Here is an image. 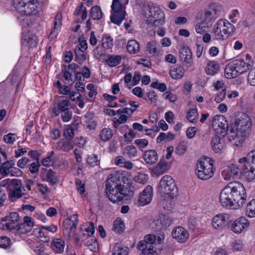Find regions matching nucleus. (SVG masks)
<instances>
[{"instance_id":"1","label":"nucleus","mask_w":255,"mask_h":255,"mask_svg":"<svg viewBox=\"0 0 255 255\" xmlns=\"http://www.w3.org/2000/svg\"><path fill=\"white\" fill-rule=\"evenodd\" d=\"M247 198L246 189L240 182L229 183L221 191L220 195V202L226 208L235 206L242 207L245 203Z\"/></svg>"},{"instance_id":"2","label":"nucleus","mask_w":255,"mask_h":255,"mask_svg":"<svg viewBox=\"0 0 255 255\" xmlns=\"http://www.w3.org/2000/svg\"><path fill=\"white\" fill-rule=\"evenodd\" d=\"M214 161L208 157H201L196 164V175L198 178L206 180L214 175L215 168L213 167Z\"/></svg>"},{"instance_id":"3","label":"nucleus","mask_w":255,"mask_h":255,"mask_svg":"<svg viewBox=\"0 0 255 255\" xmlns=\"http://www.w3.org/2000/svg\"><path fill=\"white\" fill-rule=\"evenodd\" d=\"M118 175H115L108 177L106 182L105 193L110 201L114 203H118L121 201L122 199L121 184H118L116 183V181L120 180V178L124 177Z\"/></svg>"},{"instance_id":"4","label":"nucleus","mask_w":255,"mask_h":255,"mask_svg":"<svg viewBox=\"0 0 255 255\" xmlns=\"http://www.w3.org/2000/svg\"><path fill=\"white\" fill-rule=\"evenodd\" d=\"M242 173L248 181L255 178V150H252L246 156L238 160Z\"/></svg>"},{"instance_id":"5","label":"nucleus","mask_w":255,"mask_h":255,"mask_svg":"<svg viewBox=\"0 0 255 255\" xmlns=\"http://www.w3.org/2000/svg\"><path fill=\"white\" fill-rule=\"evenodd\" d=\"M252 64L246 63L244 59H238L228 64L225 69V75L228 79L234 78L252 68Z\"/></svg>"},{"instance_id":"6","label":"nucleus","mask_w":255,"mask_h":255,"mask_svg":"<svg viewBox=\"0 0 255 255\" xmlns=\"http://www.w3.org/2000/svg\"><path fill=\"white\" fill-rule=\"evenodd\" d=\"M235 30V26L229 21L220 19L215 25L213 33L217 40H223L224 36L228 37L233 34Z\"/></svg>"},{"instance_id":"7","label":"nucleus","mask_w":255,"mask_h":255,"mask_svg":"<svg viewBox=\"0 0 255 255\" xmlns=\"http://www.w3.org/2000/svg\"><path fill=\"white\" fill-rule=\"evenodd\" d=\"M36 0H13V5L19 13L26 15H35L37 13Z\"/></svg>"},{"instance_id":"8","label":"nucleus","mask_w":255,"mask_h":255,"mask_svg":"<svg viewBox=\"0 0 255 255\" xmlns=\"http://www.w3.org/2000/svg\"><path fill=\"white\" fill-rule=\"evenodd\" d=\"M160 193L169 194L172 197L176 195L177 188L174 179L169 175H165L162 177L158 186Z\"/></svg>"},{"instance_id":"9","label":"nucleus","mask_w":255,"mask_h":255,"mask_svg":"<svg viewBox=\"0 0 255 255\" xmlns=\"http://www.w3.org/2000/svg\"><path fill=\"white\" fill-rule=\"evenodd\" d=\"M156 236L147 235L144 240L140 241L137 245V249L141 252L139 255H154L155 251L153 245L156 243Z\"/></svg>"},{"instance_id":"10","label":"nucleus","mask_w":255,"mask_h":255,"mask_svg":"<svg viewBox=\"0 0 255 255\" xmlns=\"http://www.w3.org/2000/svg\"><path fill=\"white\" fill-rule=\"evenodd\" d=\"M20 220L18 213H10L8 215L6 216L0 220V228L3 230L13 231L18 225Z\"/></svg>"},{"instance_id":"11","label":"nucleus","mask_w":255,"mask_h":255,"mask_svg":"<svg viewBox=\"0 0 255 255\" xmlns=\"http://www.w3.org/2000/svg\"><path fill=\"white\" fill-rule=\"evenodd\" d=\"M150 17L147 21L155 27L163 25L165 22V15L163 11L158 6L149 7Z\"/></svg>"},{"instance_id":"12","label":"nucleus","mask_w":255,"mask_h":255,"mask_svg":"<svg viewBox=\"0 0 255 255\" xmlns=\"http://www.w3.org/2000/svg\"><path fill=\"white\" fill-rule=\"evenodd\" d=\"M222 6L218 3H212L206 10L204 15V22L209 24L214 21L221 14Z\"/></svg>"},{"instance_id":"13","label":"nucleus","mask_w":255,"mask_h":255,"mask_svg":"<svg viewBox=\"0 0 255 255\" xmlns=\"http://www.w3.org/2000/svg\"><path fill=\"white\" fill-rule=\"evenodd\" d=\"M212 127L221 136L227 134V129L229 128L228 122L222 115H216L212 120Z\"/></svg>"},{"instance_id":"14","label":"nucleus","mask_w":255,"mask_h":255,"mask_svg":"<svg viewBox=\"0 0 255 255\" xmlns=\"http://www.w3.org/2000/svg\"><path fill=\"white\" fill-rule=\"evenodd\" d=\"M249 226V221L245 217H241L229 223L228 228L235 233L239 234L247 228Z\"/></svg>"},{"instance_id":"15","label":"nucleus","mask_w":255,"mask_h":255,"mask_svg":"<svg viewBox=\"0 0 255 255\" xmlns=\"http://www.w3.org/2000/svg\"><path fill=\"white\" fill-rule=\"evenodd\" d=\"M152 191L153 189L151 186H147L139 195L135 204L138 206H143L149 204L152 198Z\"/></svg>"},{"instance_id":"16","label":"nucleus","mask_w":255,"mask_h":255,"mask_svg":"<svg viewBox=\"0 0 255 255\" xmlns=\"http://www.w3.org/2000/svg\"><path fill=\"white\" fill-rule=\"evenodd\" d=\"M230 217V215L227 214H219L215 216L212 219V226L217 230L223 229L226 225L228 226Z\"/></svg>"},{"instance_id":"17","label":"nucleus","mask_w":255,"mask_h":255,"mask_svg":"<svg viewBox=\"0 0 255 255\" xmlns=\"http://www.w3.org/2000/svg\"><path fill=\"white\" fill-rule=\"evenodd\" d=\"M179 59L185 65L190 67L193 63L192 54L190 48L183 46L179 50Z\"/></svg>"},{"instance_id":"18","label":"nucleus","mask_w":255,"mask_h":255,"mask_svg":"<svg viewBox=\"0 0 255 255\" xmlns=\"http://www.w3.org/2000/svg\"><path fill=\"white\" fill-rule=\"evenodd\" d=\"M172 235L174 239L180 243H185L189 236L188 231L181 226L175 228L172 231Z\"/></svg>"},{"instance_id":"19","label":"nucleus","mask_w":255,"mask_h":255,"mask_svg":"<svg viewBox=\"0 0 255 255\" xmlns=\"http://www.w3.org/2000/svg\"><path fill=\"white\" fill-rule=\"evenodd\" d=\"M173 219L169 216L162 214L154 221L156 230L159 231L165 229L173 224Z\"/></svg>"},{"instance_id":"20","label":"nucleus","mask_w":255,"mask_h":255,"mask_svg":"<svg viewBox=\"0 0 255 255\" xmlns=\"http://www.w3.org/2000/svg\"><path fill=\"white\" fill-rule=\"evenodd\" d=\"M224 136H221L220 134L214 135L211 140V145L213 150L216 153H220L225 146L224 139Z\"/></svg>"},{"instance_id":"21","label":"nucleus","mask_w":255,"mask_h":255,"mask_svg":"<svg viewBox=\"0 0 255 255\" xmlns=\"http://www.w3.org/2000/svg\"><path fill=\"white\" fill-rule=\"evenodd\" d=\"M143 158L146 164L153 165L157 161L158 155L155 150L150 149L144 152Z\"/></svg>"},{"instance_id":"22","label":"nucleus","mask_w":255,"mask_h":255,"mask_svg":"<svg viewBox=\"0 0 255 255\" xmlns=\"http://www.w3.org/2000/svg\"><path fill=\"white\" fill-rule=\"evenodd\" d=\"M65 247V241L61 238H54L51 242V248L56 254H61Z\"/></svg>"},{"instance_id":"23","label":"nucleus","mask_w":255,"mask_h":255,"mask_svg":"<svg viewBox=\"0 0 255 255\" xmlns=\"http://www.w3.org/2000/svg\"><path fill=\"white\" fill-rule=\"evenodd\" d=\"M220 65L216 61H210L205 67V71L207 75L213 76L218 73Z\"/></svg>"},{"instance_id":"24","label":"nucleus","mask_w":255,"mask_h":255,"mask_svg":"<svg viewBox=\"0 0 255 255\" xmlns=\"http://www.w3.org/2000/svg\"><path fill=\"white\" fill-rule=\"evenodd\" d=\"M184 72V69L182 66L176 65L171 68L169 73L172 78L180 79L183 77Z\"/></svg>"},{"instance_id":"25","label":"nucleus","mask_w":255,"mask_h":255,"mask_svg":"<svg viewBox=\"0 0 255 255\" xmlns=\"http://www.w3.org/2000/svg\"><path fill=\"white\" fill-rule=\"evenodd\" d=\"M236 127H233L231 126L227 129V134L230 141H232L236 139H237L239 141L244 139V138H241L240 135L239 134V130Z\"/></svg>"},{"instance_id":"26","label":"nucleus","mask_w":255,"mask_h":255,"mask_svg":"<svg viewBox=\"0 0 255 255\" xmlns=\"http://www.w3.org/2000/svg\"><path fill=\"white\" fill-rule=\"evenodd\" d=\"M107 59L106 62L109 66L112 67L120 64L122 59V56L121 55L107 54Z\"/></svg>"},{"instance_id":"27","label":"nucleus","mask_w":255,"mask_h":255,"mask_svg":"<svg viewBox=\"0 0 255 255\" xmlns=\"http://www.w3.org/2000/svg\"><path fill=\"white\" fill-rule=\"evenodd\" d=\"M58 147L65 152H68L74 147L73 142L68 139H62L58 142Z\"/></svg>"},{"instance_id":"28","label":"nucleus","mask_w":255,"mask_h":255,"mask_svg":"<svg viewBox=\"0 0 255 255\" xmlns=\"http://www.w3.org/2000/svg\"><path fill=\"white\" fill-rule=\"evenodd\" d=\"M236 126L243 127L246 125L252 126L250 117L246 114L243 113L240 117L236 120Z\"/></svg>"},{"instance_id":"29","label":"nucleus","mask_w":255,"mask_h":255,"mask_svg":"<svg viewBox=\"0 0 255 255\" xmlns=\"http://www.w3.org/2000/svg\"><path fill=\"white\" fill-rule=\"evenodd\" d=\"M45 178V180L49 182L52 186L56 184L59 181L56 173L53 171L51 169H49L47 170Z\"/></svg>"},{"instance_id":"30","label":"nucleus","mask_w":255,"mask_h":255,"mask_svg":"<svg viewBox=\"0 0 255 255\" xmlns=\"http://www.w3.org/2000/svg\"><path fill=\"white\" fill-rule=\"evenodd\" d=\"M126 15V12H114L111 14L110 19L111 21L118 25H120L122 21L124 19Z\"/></svg>"},{"instance_id":"31","label":"nucleus","mask_w":255,"mask_h":255,"mask_svg":"<svg viewBox=\"0 0 255 255\" xmlns=\"http://www.w3.org/2000/svg\"><path fill=\"white\" fill-rule=\"evenodd\" d=\"M139 44L136 40L132 39L128 41L127 49L129 53H136L139 51Z\"/></svg>"},{"instance_id":"32","label":"nucleus","mask_w":255,"mask_h":255,"mask_svg":"<svg viewBox=\"0 0 255 255\" xmlns=\"http://www.w3.org/2000/svg\"><path fill=\"white\" fill-rule=\"evenodd\" d=\"M137 151L136 147L132 145H128L124 148L123 155L129 158L135 157L137 155Z\"/></svg>"},{"instance_id":"33","label":"nucleus","mask_w":255,"mask_h":255,"mask_svg":"<svg viewBox=\"0 0 255 255\" xmlns=\"http://www.w3.org/2000/svg\"><path fill=\"white\" fill-rule=\"evenodd\" d=\"M121 192L122 194L121 195L122 197L121 201L125 199L126 200L128 199L133 195V192L131 189V187L128 188L125 187V186L121 184Z\"/></svg>"},{"instance_id":"34","label":"nucleus","mask_w":255,"mask_h":255,"mask_svg":"<svg viewBox=\"0 0 255 255\" xmlns=\"http://www.w3.org/2000/svg\"><path fill=\"white\" fill-rule=\"evenodd\" d=\"M113 135V130L110 128H104L100 132L99 137L103 141H108Z\"/></svg>"},{"instance_id":"35","label":"nucleus","mask_w":255,"mask_h":255,"mask_svg":"<svg viewBox=\"0 0 255 255\" xmlns=\"http://www.w3.org/2000/svg\"><path fill=\"white\" fill-rule=\"evenodd\" d=\"M90 14L94 20H99L103 16V12L100 7L98 5L93 6L91 9Z\"/></svg>"},{"instance_id":"36","label":"nucleus","mask_w":255,"mask_h":255,"mask_svg":"<svg viewBox=\"0 0 255 255\" xmlns=\"http://www.w3.org/2000/svg\"><path fill=\"white\" fill-rule=\"evenodd\" d=\"M44 229L41 228V226L39 229H35L34 230L35 234L37 235V237L43 242H49L50 240L49 237L47 236L46 231H44Z\"/></svg>"},{"instance_id":"37","label":"nucleus","mask_w":255,"mask_h":255,"mask_svg":"<svg viewBox=\"0 0 255 255\" xmlns=\"http://www.w3.org/2000/svg\"><path fill=\"white\" fill-rule=\"evenodd\" d=\"M246 213L250 218L255 217V199L249 202L246 207Z\"/></svg>"},{"instance_id":"38","label":"nucleus","mask_w":255,"mask_h":255,"mask_svg":"<svg viewBox=\"0 0 255 255\" xmlns=\"http://www.w3.org/2000/svg\"><path fill=\"white\" fill-rule=\"evenodd\" d=\"M81 14L82 19L85 20L87 16V11L86 7L84 6L83 3H81L76 8L74 15L75 16H79Z\"/></svg>"},{"instance_id":"39","label":"nucleus","mask_w":255,"mask_h":255,"mask_svg":"<svg viewBox=\"0 0 255 255\" xmlns=\"http://www.w3.org/2000/svg\"><path fill=\"white\" fill-rule=\"evenodd\" d=\"M198 113L196 109H190L186 115V119L191 123H195L198 121Z\"/></svg>"},{"instance_id":"40","label":"nucleus","mask_w":255,"mask_h":255,"mask_svg":"<svg viewBox=\"0 0 255 255\" xmlns=\"http://www.w3.org/2000/svg\"><path fill=\"white\" fill-rule=\"evenodd\" d=\"M237 128L239 130V134L240 135L241 138H245L248 136L251 131L252 126L246 125L243 127L237 126Z\"/></svg>"},{"instance_id":"41","label":"nucleus","mask_w":255,"mask_h":255,"mask_svg":"<svg viewBox=\"0 0 255 255\" xmlns=\"http://www.w3.org/2000/svg\"><path fill=\"white\" fill-rule=\"evenodd\" d=\"M102 42V45L105 49H111L113 46L114 40L110 35H104Z\"/></svg>"},{"instance_id":"42","label":"nucleus","mask_w":255,"mask_h":255,"mask_svg":"<svg viewBox=\"0 0 255 255\" xmlns=\"http://www.w3.org/2000/svg\"><path fill=\"white\" fill-rule=\"evenodd\" d=\"M128 249L127 247H123L119 245L115 246L112 255H128Z\"/></svg>"},{"instance_id":"43","label":"nucleus","mask_w":255,"mask_h":255,"mask_svg":"<svg viewBox=\"0 0 255 255\" xmlns=\"http://www.w3.org/2000/svg\"><path fill=\"white\" fill-rule=\"evenodd\" d=\"M125 224L121 220H116L114 222L113 231L118 234H120L125 230Z\"/></svg>"},{"instance_id":"44","label":"nucleus","mask_w":255,"mask_h":255,"mask_svg":"<svg viewBox=\"0 0 255 255\" xmlns=\"http://www.w3.org/2000/svg\"><path fill=\"white\" fill-rule=\"evenodd\" d=\"M111 7L114 12H126V6L123 5L118 0H113Z\"/></svg>"},{"instance_id":"45","label":"nucleus","mask_w":255,"mask_h":255,"mask_svg":"<svg viewBox=\"0 0 255 255\" xmlns=\"http://www.w3.org/2000/svg\"><path fill=\"white\" fill-rule=\"evenodd\" d=\"M231 174L233 178H237L240 175V173L242 172V169L240 166V164L238 166L235 164H232L229 166Z\"/></svg>"},{"instance_id":"46","label":"nucleus","mask_w":255,"mask_h":255,"mask_svg":"<svg viewBox=\"0 0 255 255\" xmlns=\"http://www.w3.org/2000/svg\"><path fill=\"white\" fill-rule=\"evenodd\" d=\"M24 194V193L22 192L21 188L18 187L14 188L9 193V197L13 200V199H15L21 197Z\"/></svg>"},{"instance_id":"47","label":"nucleus","mask_w":255,"mask_h":255,"mask_svg":"<svg viewBox=\"0 0 255 255\" xmlns=\"http://www.w3.org/2000/svg\"><path fill=\"white\" fill-rule=\"evenodd\" d=\"M87 163L91 167L100 164V159L98 156L95 154L89 155L87 159Z\"/></svg>"},{"instance_id":"48","label":"nucleus","mask_w":255,"mask_h":255,"mask_svg":"<svg viewBox=\"0 0 255 255\" xmlns=\"http://www.w3.org/2000/svg\"><path fill=\"white\" fill-rule=\"evenodd\" d=\"M14 231H15L17 233L20 234H26L29 231H30L28 228L26 227L25 224L22 223V221L20 220L18 223V225L16 226V228H15Z\"/></svg>"},{"instance_id":"49","label":"nucleus","mask_w":255,"mask_h":255,"mask_svg":"<svg viewBox=\"0 0 255 255\" xmlns=\"http://www.w3.org/2000/svg\"><path fill=\"white\" fill-rule=\"evenodd\" d=\"M248 76V82L252 86H255V67L251 68Z\"/></svg>"},{"instance_id":"50","label":"nucleus","mask_w":255,"mask_h":255,"mask_svg":"<svg viewBox=\"0 0 255 255\" xmlns=\"http://www.w3.org/2000/svg\"><path fill=\"white\" fill-rule=\"evenodd\" d=\"M187 149V146L186 144L184 142H182L176 147L175 151L178 155H181L185 153Z\"/></svg>"},{"instance_id":"51","label":"nucleus","mask_w":255,"mask_h":255,"mask_svg":"<svg viewBox=\"0 0 255 255\" xmlns=\"http://www.w3.org/2000/svg\"><path fill=\"white\" fill-rule=\"evenodd\" d=\"M146 101H149L151 103H155L157 100V96L156 93L153 91H150L146 94V96L143 98Z\"/></svg>"},{"instance_id":"52","label":"nucleus","mask_w":255,"mask_h":255,"mask_svg":"<svg viewBox=\"0 0 255 255\" xmlns=\"http://www.w3.org/2000/svg\"><path fill=\"white\" fill-rule=\"evenodd\" d=\"M74 52L76 54L75 60L77 61L80 64H81L83 61L86 59V56L83 52H81L77 50V48H75Z\"/></svg>"},{"instance_id":"53","label":"nucleus","mask_w":255,"mask_h":255,"mask_svg":"<svg viewBox=\"0 0 255 255\" xmlns=\"http://www.w3.org/2000/svg\"><path fill=\"white\" fill-rule=\"evenodd\" d=\"M69 100H64L61 101L58 104L57 106L58 107L59 110H60L61 113L69 109L68 108L69 106Z\"/></svg>"},{"instance_id":"54","label":"nucleus","mask_w":255,"mask_h":255,"mask_svg":"<svg viewBox=\"0 0 255 255\" xmlns=\"http://www.w3.org/2000/svg\"><path fill=\"white\" fill-rule=\"evenodd\" d=\"M40 165L39 161L31 163L29 166V170L32 174L37 173L39 172Z\"/></svg>"},{"instance_id":"55","label":"nucleus","mask_w":255,"mask_h":255,"mask_svg":"<svg viewBox=\"0 0 255 255\" xmlns=\"http://www.w3.org/2000/svg\"><path fill=\"white\" fill-rule=\"evenodd\" d=\"M92 244H88V242L84 243V245L88 247V249L92 252H96L98 249V243L95 238L92 239Z\"/></svg>"},{"instance_id":"56","label":"nucleus","mask_w":255,"mask_h":255,"mask_svg":"<svg viewBox=\"0 0 255 255\" xmlns=\"http://www.w3.org/2000/svg\"><path fill=\"white\" fill-rule=\"evenodd\" d=\"M134 142L139 149L144 148L148 145V141L146 139H136Z\"/></svg>"},{"instance_id":"57","label":"nucleus","mask_w":255,"mask_h":255,"mask_svg":"<svg viewBox=\"0 0 255 255\" xmlns=\"http://www.w3.org/2000/svg\"><path fill=\"white\" fill-rule=\"evenodd\" d=\"M136 135V132L130 128L128 133H125L124 134V137L126 141L130 142L133 138L135 137Z\"/></svg>"},{"instance_id":"58","label":"nucleus","mask_w":255,"mask_h":255,"mask_svg":"<svg viewBox=\"0 0 255 255\" xmlns=\"http://www.w3.org/2000/svg\"><path fill=\"white\" fill-rule=\"evenodd\" d=\"M148 177L144 174H139L137 176L134 177V181L138 183L144 184L147 182Z\"/></svg>"},{"instance_id":"59","label":"nucleus","mask_w":255,"mask_h":255,"mask_svg":"<svg viewBox=\"0 0 255 255\" xmlns=\"http://www.w3.org/2000/svg\"><path fill=\"white\" fill-rule=\"evenodd\" d=\"M63 135L66 139L71 140L74 135V129L71 127L67 128L64 131Z\"/></svg>"},{"instance_id":"60","label":"nucleus","mask_w":255,"mask_h":255,"mask_svg":"<svg viewBox=\"0 0 255 255\" xmlns=\"http://www.w3.org/2000/svg\"><path fill=\"white\" fill-rule=\"evenodd\" d=\"M10 242V240L6 237H0V248L6 249L9 246Z\"/></svg>"},{"instance_id":"61","label":"nucleus","mask_w":255,"mask_h":255,"mask_svg":"<svg viewBox=\"0 0 255 255\" xmlns=\"http://www.w3.org/2000/svg\"><path fill=\"white\" fill-rule=\"evenodd\" d=\"M147 50L150 54L154 55L157 52L155 42L154 41L148 42L147 44Z\"/></svg>"},{"instance_id":"62","label":"nucleus","mask_w":255,"mask_h":255,"mask_svg":"<svg viewBox=\"0 0 255 255\" xmlns=\"http://www.w3.org/2000/svg\"><path fill=\"white\" fill-rule=\"evenodd\" d=\"M61 113V117L63 121L65 122H68L72 118V112H70V109L63 111Z\"/></svg>"},{"instance_id":"63","label":"nucleus","mask_w":255,"mask_h":255,"mask_svg":"<svg viewBox=\"0 0 255 255\" xmlns=\"http://www.w3.org/2000/svg\"><path fill=\"white\" fill-rule=\"evenodd\" d=\"M14 135V134L9 133L8 134L3 136V140L6 143L12 144L15 140Z\"/></svg>"},{"instance_id":"64","label":"nucleus","mask_w":255,"mask_h":255,"mask_svg":"<svg viewBox=\"0 0 255 255\" xmlns=\"http://www.w3.org/2000/svg\"><path fill=\"white\" fill-rule=\"evenodd\" d=\"M9 173L12 176L20 177L22 175V172L20 169L13 167L10 170Z\"/></svg>"}]
</instances>
